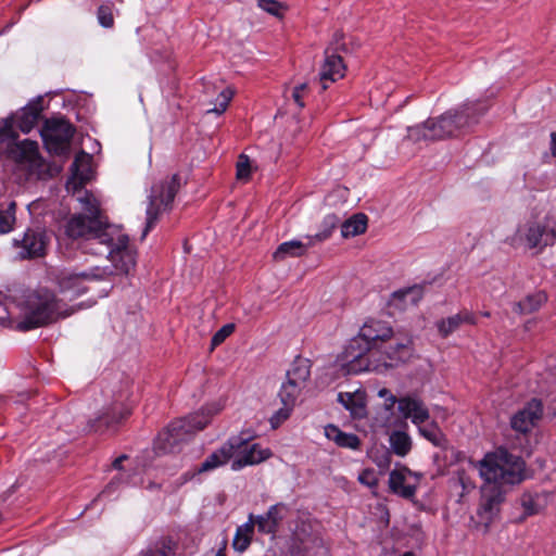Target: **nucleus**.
<instances>
[{
	"instance_id": "nucleus-1",
	"label": "nucleus",
	"mask_w": 556,
	"mask_h": 556,
	"mask_svg": "<svg viewBox=\"0 0 556 556\" xmlns=\"http://www.w3.org/2000/svg\"><path fill=\"white\" fill-rule=\"evenodd\" d=\"M526 463L522 457L511 454L504 447L486 453L480 462L479 471L485 483L472 521L477 529L486 533L490 526L500 517L508 486L525 480Z\"/></svg>"
},
{
	"instance_id": "nucleus-2",
	"label": "nucleus",
	"mask_w": 556,
	"mask_h": 556,
	"mask_svg": "<svg viewBox=\"0 0 556 556\" xmlns=\"http://www.w3.org/2000/svg\"><path fill=\"white\" fill-rule=\"evenodd\" d=\"M486 111L488 105L483 101H466L437 118H428L420 125L409 127L408 137L415 141L450 138L477 124Z\"/></svg>"
},
{
	"instance_id": "nucleus-3",
	"label": "nucleus",
	"mask_w": 556,
	"mask_h": 556,
	"mask_svg": "<svg viewBox=\"0 0 556 556\" xmlns=\"http://www.w3.org/2000/svg\"><path fill=\"white\" fill-rule=\"evenodd\" d=\"M392 336L393 330L389 323L372 318L366 320L357 336L353 337L345 345L340 356L342 366L349 374L354 375L376 370L378 366H372L368 353Z\"/></svg>"
},
{
	"instance_id": "nucleus-4",
	"label": "nucleus",
	"mask_w": 556,
	"mask_h": 556,
	"mask_svg": "<svg viewBox=\"0 0 556 556\" xmlns=\"http://www.w3.org/2000/svg\"><path fill=\"white\" fill-rule=\"evenodd\" d=\"M24 318L17 324L21 331L43 327L60 318L72 315L76 308L67 307L55 293L47 288H38L24 294L18 304Z\"/></svg>"
},
{
	"instance_id": "nucleus-5",
	"label": "nucleus",
	"mask_w": 556,
	"mask_h": 556,
	"mask_svg": "<svg viewBox=\"0 0 556 556\" xmlns=\"http://www.w3.org/2000/svg\"><path fill=\"white\" fill-rule=\"evenodd\" d=\"M212 409L201 408L184 418L172 421L154 440L157 454L175 453L180 444L189 440L197 431L203 430L211 421Z\"/></svg>"
},
{
	"instance_id": "nucleus-6",
	"label": "nucleus",
	"mask_w": 556,
	"mask_h": 556,
	"mask_svg": "<svg viewBox=\"0 0 556 556\" xmlns=\"http://www.w3.org/2000/svg\"><path fill=\"white\" fill-rule=\"evenodd\" d=\"M0 156L16 164L33 165L39 157L38 143L25 139L18 140L14 128V117L0 118Z\"/></svg>"
},
{
	"instance_id": "nucleus-7",
	"label": "nucleus",
	"mask_w": 556,
	"mask_h": 556,
	"mask_svg": "<svg viewBox=\"0 0 556 556\" xmlns=\"http://www.w3.org/2000/svg\"><path fill=\"white\" fill-rule=\"evenodd\" d=\"M180 188L181 177L179 174H174L152 185L148 195L146 226L142 232V239L156 225L160 216L172 210L174 199Z\"/></svg>"
},
{
	"instance_id": "nucleus-8",
	"label": "nucleus",
	"mask_w": 556,
	"mask_h": 556,
	"mask_svg": "<svg viewBox=\"0 0 556 556\" xmlns=\"http://www.w3.org/2000/svg\"><path fill=\"white\" fill-rule=\"evenodd\" d=\"M110 225L103 218H88L84 214L74 215L66 223L65 233L71 239H86L94 244L110 240Z\"/></svg>"
},
{
	"instance_id": "nucleus-9",
	"label": "nucleus",
	"mask_w": 556,
	"mask_h": 556,
	"mask_svg": "<svg viewBox=\"0 0 556 556\" xmlns=\"http://www.w3.org/2000/svg\"><path fill=\"white\" fill-rule=\"evenodd\" d=\"M39 132L47 151L62 156L68 153L75 128L64 118H48Z\"/></svg>"
},
{
	"instance_id": "nucleus-10",
	"label": "nucleus",
	"mask_w": 556,
	"mask_h": 556,
	"mask_svg": "<svg viewBox=\"0 0 556 556\" xmlns=\"http://www.w3.org/2000/svg\"><path fill=\"white\" fill-rule=\"evenodd\" d=\"M49 237L43 227L36 225L25 229L20 238H14L12 245L16 250L15 258L35 260L47 253Z\"/></svg>"
},
{
	"instance_id": "nucleus-11",
	"label": "nucleus",
	"mask_w": 556,
	"mask_h": 556,
	"mask_svg": "<svg viewBox=\"0 0 556 556\" xmlns=\"http://www.w3.org/2000/svg\"><path fill=\"white\" fill-rule=\"evenodd\" d=\"M128 243V236L119 233L114 238L110 232V240L103 241L101 249L93 253L106 255L118 273L127 275L136 265L135 252L129 249Z\"/></svg>"
},
{
	"instance_id": "nucleus-12",
	"label": "nucleus",
	"mask_w": 556,
	"mask_h": 556,
	"mask_svg": "<svg viewBox=\"0 0 556 556\" xmlns=\"http://www.w3.org/2000/svg\"><path fill=\"white\" fill-rule=\"evenodd\" d=\"M130 415V410L121 402H114L94 419L89 420L83 428L85 433L111 434L115 433L119 425Z\"/></svg>"
},
{
	"instance_id": "nucleus-13",
	"label": "nucleus",
	"mask_w": 556,
	"mask_h": 556,
	"mask_svg": "<svg viewBox=\"0 0 556 556\" xmlns=\"http://www.w3.org/2000/svg\"><path fill=\"white\" fill-rule=\"evenodd\" d=\"M110 275L112 270L99 267L81 271L63 269L58 273L55 280L61 292H72L74 296H79L86 292L85 281L103 280Z\"/></svg>"
},
{
	"instance_id": "nucleus-14",
	"label": "nucleus",
	"mask_w": 556,
	"mask_h": 556,
	"mask_svg": "<svg viewBox=\"0 0 556 556\" xmlns=\"http://www.w3.org/2000/svg\"><path fill=\"white\" fill-rule=\"evenodd\" d=\"M253 434L242 431L238 435L230 437L219 448L211 453L197 469L198 473L212 471L225 465L232 458L236 452L253 439Z\"/></svg>"
},
{
	"instance_id": "nucleus-15",
	"label": "nucleus",
	"mask_w": 556,
	"mask_h": 556,
	"mask_svg": "<svg viewBox=\"0 0 556 556\" xmlns=\"http://www.w3.org/2000/svg\"><path fill=\"white\" fill-rule=\"evenodd\" d=\"M513 241H525L529 249L543 250L555 243L556 230L539 222H528L517 229Z\"/></svg>"
},
{
	"instance_id": "nucleus-16",
	"label": "nucleus",
	"mask_w": 556,
	"mask_h": 556,
	"mask_svg": "<svg viewBox=\"0 0 556 556\" xmlns=\"http://www.w3.org/2000/svg\"><path fill=\"white\" fill-rule=\"evenodd\" d=\"M542 414V402L538 399H532L510 417V427L518 433L527 434L535 427Z\"/></svg>"
},
{
	"instance_id": "nucleus-17",
	"label": "nucleus",
	"mask_w": 556,
	"mask_h": 556,
	"mask_svg": "<svg viewBox=\"0 0 556 556\" xmlns=\"http://www.w3.org/2000/svg\"><path fill=\"white\" fill-rule=\"evenodd\" d=\"M71 177L66 180L65 188L67 192L76 193L84 189L85 185L91 179L90 156L80 151L71 165Z\"/></svg>"
},
{
	"instance_id": "nucleus-18",
	"label": "nucleus",
	"mask_w": 556,
	"mask_h": 556,
	"mask_svg": "<svg viewBox=\"0 0 556 556\" xmlns=\"http://www.w3.org/2000/svg\"><path fill=\"white\" fill-rule=\"evenodd\" d=\"M345 68L342 56L337 53V48L328 47L325 50V60L319 72L323 90L329 87L328 83L343 78Z\"/></svg>"
},
{
	"instance_id": "nucleus-19",
	"label": "nucleus",
	"mask_w": 556,
	"mask_h": 556,
	"mask_svg": "<svg viewBox=\"0 0 556 556\" xmlns=\"http://www.w3.org/2000/svg\"><path fill=\"white\" fill-rule=\"evenodd\" d=\"M397 410L401 416L416 425H422L430 418L429 409L424 401L416 394H407L399 397Z\"/></svg>"
},
{
	"instance_id": "nucleus-20",
	"label": "nucleus",
	"mask_w": 556,
	"mask_h": 556,
	"mask_svg": "<svg viewBox=\"0 0 556 556\" xmlns=\"http://www.w3.org/2000/svg\"><path fill=\"white\" fill-rule=\"evenodd\" d=\"M42 111L43 98L39 96L11 115L14 117V128L24 134L30 132L38 123Z\"/></svg>"
},
{
	"instance_id": "nucleus-21",
	"label": "nucleus",
	"mask_w": 556,
	"mask_h": 556,
	"mask_svg": "<svg viewBox=\"0 0 556 556\" xmlns=\"http://www.w3.org/2000/svg\"><path fill=\"white\" fill-rule=\"evenodd\" d=\"M235 456L231 469L238 471L247 466L257 465L268 459L271 456V451L269 448H262L258 443L250 444V441H248L245 445L236 452Z\"/></svg>"
},
{
	"instance_id": "nucleus-22",
	"label": "nucleus",
	"mask_w": 556,
	"mask_h": 556,
	"mask_svg": "<svg viewBox=\"0 0 556 556\" xmlns=\"http://www.w3.org/2000/svg\"><path fill=\"white\" fill-rule=\"evenodd\" d=\"M289 507L285 503L271 505L265 514L255 516L257 531L262 534H275L278 531L280 522L286 518Z\"/></svg>"
},
{
	"instance_id": "nucleus-23",
	"label": "nucleus",
	"mask_w": 556,
	"mask_h": 556,
	"mask_svg": "<svg viewBox=\"0 0 556 556\" xmlns=\"http://www.w3.org/2000/svg\"><path fill=\"white\" fill-rule=\"evenodd\" d=\"M413 351L410 338L390 345L383 353V366L386 368H393L406 363L412 357Z\"/></svg>"
},
{
	"instance_id": "nucleus-24",
	"label": "nucleus",
	"mask_w": 556,
	"mask_h": 556,
	"mask_svg": "<svg viewBox=\"0 0 556 556\" xmlns=\"http://www.w3.org/2000/svg\"><path fill=\"white\" fill-rule=\"evenodd\" d=\"M422 298L421 288L414 286L393 292L388 301L390 308L405 311L416 306Z\"/></svg>"
},
{
	"instance_id": "nucleus-25",
	"label": "nucleus",
	"mask_w": 556,
	"mask_h": 556,
	"mask_svg": "<svg viewBox=\"0 0 556 556\" xmlns=\"http://www.w3.org/2000/svg\"><path fill=\"white\" fill-rule=\"evenodd\" d=\"M307 242H303L301 240H290L282 242L278 245L276 251L273 254V258L276 262L285 261L288 257H299L306 253V250L309 247L314 245L312 238H306Z\"/></svg>"
},
{
	"instance_id": "nucleus-26",
	"label": "nucleus",
	"mask_w": 556,
	"mask_h": 556,
	"mask_svg": "<svg viewBox=\"0 0 556 556\" xmlns=\"http://www.w3.org/2000/svg\"><path fill=\"white\" fill-rule=\"evenodd\" d=\"M325 435L340 447L358 450L361 446V440L356 434L346 433L334 425L325 427Z\"/></svg>"
},
{
	"instance_id": "nucleus-27",
	"label": "nucleus",
	"mask_w": 556,
	"mask_h": 556,
	"mask_svg": "<svg viewBox=\"0 0 556 556\" xmlns=\"http://www.w3.org/2000/svg\"><path fill=\"white\" fill-rule=\"evenodd\" d=\"M547 301L544 291L528 294L522 301L513 304V311L519 315L531 314L538 311Z\"/></svg>"
},
{
	"instance_id": "nucleus-28",
	"label": "nucleus",
	"mask_w": 556,
	"mask_h": 556,
	"mask_svg": "<svg viewBox=\"0 0 556 556\" xmlns=\"http://www.w3.org/2000/svg\"><path fill=\"white\" fill-rule=\"evenodd\" d=\"M312 363L308 358L296 356L287 370V378L305 387L311 377Z\"/></svg>"
},
{
	"instance_id": "nucleus-29",
	"label": "nucleus",
	"mask_w": 556,
	"mask_h": 556,
	"mask_svg": "<svg viewBox=\"0 0 556 556\" xmlns=\"http://www.w3.org/2000/svg\"><path fill=\"white\" fill-rule=\"evenodd\" d=\"M389 488L392 493L403 498H413L416 494V485L405 484V476L403 472L392 470L389 475Z\"/></svg>"
},
{
	"instance_id": "nucleus-30",
	"label": "nucleus",
	"mask_w": 556,
	"mask_h": 556,
	"mask_svg": "<svg viewBox=\"0 0 556 556\" xmlns=\"http://www.w3.org/2000/svg\"><path fill=\"white\" fill-rule=\"evenodd\" d=\"M177 544L170 538H161L143 548L137 556H175Z\"/></svg>"
},
{
	"instance_id": "nucleus-31",
	"label": "nucleus",
	"mask_w": 556,
	"mask_h": 556,
	"mask_svg": "<svg viewBox=\"0 0 556 556\" xmlns=\"http://www.w3.org/2000/svg\"><path fill=\"white\" fill-rule=\"evenodd\" d=\"M416 426L422 438L431 442L435 447L446 448L447 439L435 421Z\"/></svg>"
},
{
	"instance_id": "nucleus-32",
	"label": "nucleus",
	"mask_w": 556,
	"mask_h": 556,
	"mask_svg": "<svg viewBox=\"0 0 556 556\" xmlns=\"http://www.w3.org/2000/svg\"><path fill=\"white\" fill-rule=\"evenodd\" d=\"M368 217L364 213L352 215L341 225V236L351 238L362 235L367 229Z\"/></svg>"
},
{
	"instance_id": "nucleus-33",
	"label": "nucleus",
	"mask_w": 556,
	"mask_h": 556,
	"mask_svg": "<svg viewBox=\"0 0 556 556\" xmlns=\"http://www.w3.org/2000/svg\"><path fill=\"white\" fill-rule=\"evenodd\" d=\"M389 443L392 452L401 457L406 456L413 446L410 435L402 430H394L389 437Z\"/></svg>"
},
{
	"instance_id": "nucleus-34",
	"label": "nucleus",
	"mask_w": 556,
	"mask_h": 556,
	"mask_svg": "<svg viewBox=\"0 0 556 556\" xmlns=\"http://www.w3.org/2000/svg\"><path fill=\"white\" fill-rule=\"evenodd\" d=\"M339 223L340 218L336 214H328L324 217L320 224V230L314 236H306V238H312L314 244L317 242H324L331 237Z\"/></svg>"
},
{
	"instance_id": "nucleus-35",
	"label": "nucleus",
	"mask_w": 556,
	"mask_h": 556,
	"mask_svg": "<svg viewBox=\"0 0 556 556\" xmlns=\"http://www.w3.org/2000/svg\"><path fill=\"white\" fill-rule=\"evenodd\" d=\"M303 389L304 386L287 378V381L282 383L278 394L281 403L293 407Z\"/></svg>"
},
{
	"instance_id": "nucleus-36",
	"label": "nucleus",
	"mask_w": 556,
	"mask_h": 556,
	"mask_svg": "<svg viewBox=\"0 0 556 556\" xmlns=\"http://www.w3.org/2000/svg\"><path fill=\"white\" fill-rule=\"evenodd\" d=\"M15 213L16 203L14 201L0 204V233H8L13 230Z\"/></svg>"
},
{
	"instance_id": "nucleus-37",
	"label": "nucleus",
	"mask_w": 556,
	"mask_h": 556,
	"mask_svg": "<svg viewBox=\"0 0 556 556\" xmlns=\"http://www.w3.org/2000/svg\"><path fill=\"white\" fill-rule=\"evenodd\" d=\"M520 505L523 509L522 515L518 518V521H523L527 517L539 514L541 505L539 504V495L530 492H525L520 496Z\"/></svg>"
},
{
	"instance_id": "nucleus-38",
	"label": "nucleus",
	"mask_w": 556,
	"mask_h": 556,
	"mask_svg": "<svg viewBox=\"0 0 556 556\" xmlns=\"http://www.w3.org/2000/svg\"><path fill=\"white\" fill-rule=\"evenodd\" d=\"M338 401L355 417H361L365 410V406L356 401L353 393L340 392L338 394Z\"/></svg>"
},
{
	"instance_id": "nucleus-39",
	"label": "nucleus",
	"mask_w": 556,
	"mask_h": 556,
	"mask_svg": "<svg viewBox=\"0 0 556 556\" xmlns=\"http://www.w3.org/2000/svg\"><path fill=\"white\" fill-rule=\"evenodd\" d=\"M83 204V210L88 214V218H103L105 219L100 211L97 200L89 191H85L84 197L78 199Z\"/></svg>"
},
{
	"instance_id": "nucleus-40",
	"label": "nucleus",
	"mask_w": 556,
	"mask_h": 556,
	"mask_svg": "<svg viewBox=\"0 0 556 556\" xmlns=\"http://www.w3.org/2000/svg\"><path fill=\"white\" fill-rule=\"evenodd\" d=\"M83 204V210L88 214V218H103L105 219L100 211L97 200L89 191H85L84 197L78 199Z\"/></svg>"
},
{
	"instance_id": "nucleus-41",
	"label": "nucleus",
	"mask_w": 556,
	"mask_h": 556,
	"mask_svg": "<svg viewBox=\"0 0 556 556\" xmlns=\"http://www.w3.org/2000/svg\"><path fill=\"white\" fill-rule=\"evenodd\" d=\"M462 326L459 318L455 315L442 318L437 323V328L442 338H447Z\"/></svg>"
},
{
	"instance_id": "nucleus-42",
	"label": "nucleus",
	"mask_w": 556,
	"mask_h": 556,
	"mask_svg": "<svg viewBox=\"0 0 556 556\" xmlns=\"http://www.w3.org/2000/svg\"><path fill=\"white\" fill-rule=\"evenodd\" d=\"M97 18L102 27L112 28L114 26L113 4H101L97 10Z\"/></svg>"
},
{
	"instance_id": "nucleus-43",
	"label": "nucleus",
	"mask_w": 556,
	"mask_h": 556,
	"mask_svg": "<svg viewBox=\"0 0 556 556\" xmlns=\"http://www.w3.org/2000/svg\"><path fill=\"white\" fill-rule=\"evenodd\" d=\"M233 92L229 88L224 89L216 99V104L212 110H208V112H214L216 114H223L232 99Z\"/></svg>"
},
{
	"instance_id": "nucleus-44",
	"label": "nucleus",
	"mask_w": 556,
	"mask_h": 556,
	"mask_svg": "<svg viewBox=\"0 0 556 556\" xmlns=\"http://www.w3.org/2000/svg\"><path fill=\"white\" fill-rule=\"evenodd\" d=\"M250 543L251 536L248 533H243L242 527H239L232 540V547L235 551L242 553L249 547Z\"/></svg>"
},
{
	"instance_id": "nucleus-45",
	"label": "nucleus",
	"mask_w": 556,
	"mask_h": 556,
	"mask_svg": "<svg viewBox=\"0 0 556 556\" xmlns=\"http://www.w3.org/2000/svg\"><path fill=\"white\" fill-rule=\"evenodd\" d=\"M235 331L233 324L224 325L218 331L214 333L211 340L212 348L222 344Z\"/></svg>"
},
{
	"instance_id": "nucleus-46",
	"label": "nucleus",
	"mask_w": 556,
	"mask_h": 556,
	"mask_svg": "<svg viewBox=\"0 0 556 556\" xmlns=\"http://www.w3.org/2000/svg\"><path fill=\"white\" fill-rule=\"evenodd\" d=\"M292 406L283 405L280 409H278L269 419L271 428H278L285 420H287L292 410Z\"/></svg>"
},
{
	"instance_id": "nucleus-47",
	"label": "nucleus",
	"mask_w": 556,
	"mask_h": 556,
	"mask_svg": "<svg viewBox=\"0 0 556 556\" xmlns=\"http://www.w3.org/2000/svg\"><path fill=\"white\" fill-rule=\"evenodd\" d=\"M258 7L273 16H280L282 5L276 0H258Z\"/></svg>"
},
{
	"instance_id": "nucleus-48",
	"label": "nucleus",
	"mask_w": 556,
	"mask_h": 556,
	"mask_svg": "<svg viewBox=\"0 0 556 556\" xmlns=\"http://www.w3.org/2000/svg\"><path fill=\"white\" fill-rule=\"evenodd\" d=\"M358 481L368 488H376L378 485V478L371 468L364 469L358 476Z\"/></svg>"
},
{
	"instance_id": "nucleus-49",
	"label": "nucleus",
	"mask_w": 556,
	"mask_h": 556,
	"mask_svg": "<svg viewBox=\"0 0 556 556\" xmlns=\"http://www.w3.org/2000/svg\"><path fill=\"white\" fill-rule=\"evenodd\" d=\"M250 176V160L247 155L241 154L237 163V177L239 179L248 178Z\"/></svg>"
},
{
	"instance_id": "nucleus-50",
	"label": "nucleus",
	"mask_w": 556,
	"mask_h": 556,
	"mask_svg": "<svg viewBox=\"0 0 556 556\" xmlns=\"http://www.w3.org/2000/svg\"><path fill=\"white\" fill-rule=\"evenodd\" d=\"M307 85L300 84L293 88L292 98L294 102L299 105V108H304L303 97L306 91Z\"/></svg>"
},
{
	"instance_id": "nucleus-51",
	"label": "nucleus",
	"mask_w": 556,
	"mask_h": 556,
	"mask_svg": "<svg viewBox=\"0 0 556 556\" xmlns=\"http://www.w3.org/2000/svg\"><path fill=\"white\" fill-rule=\"evenodd\" d=\"M456 316L459 318L460 324H468V325H476L477 324V317L476 315L468 311L463 309L456 314Z\"/></svg>"
},
{
	"instance_id": "nucleus-52",
	"label": "nucleus",
	"mask_w": 556,
	"mask_h": 556,
	"mask_svg": "<svg viewBox=\"0 0 556 556\" xmlns=\"http://www.w3.org/2000/svg\"><path fill=\"white\" fill-rule=\"evenodd\" d=\"M5 301H7V296H4L0 292V308L2 309V314H0V324H4L10 319V312H9Z\"/></svg>"
},
{
	"instance_id": "nucleus-53",
	"label": "nucleus",
	"mask_w": 556,
	"mask_h": 556,
	"mask_svg": "<svg viewBox=\"0 0 556 556\" xmlns=\"http://www.w3.org/2000/svg\"><path fill=\"white\" fill-rule=\"evenodd\" d=\"M254 526H256V523H255V516L254 515H250L249 522H247L245 525L241 526L242 529H243V533H248L251 536V533L253 532Z\"/></svg>"
},
{
	"instance_id": "nucleus-54",
	"label": "nucleus",
	"mask_w": 556,
	"mask_h": 556,
	"mask_svg": "<svg viewBox=\"0 0 556 556\" xmlns=\"http://www.w3.org/2000/svg\"><path fill=\"white\" fill-rule=\"evenodd\" d=\"M127 459V455L123 454L121 456H118L117 458H115L112 463V467L116 470H121L122 469V463Z\"/></svg>"
},
{
	"instance_id": "nucleus-55",
	"label": "nucleus",
	"mask_w": 556,
	"mask_h": 556,
	"mask_svg": "<svg viewBox=\"0 0 556 556\" xmlns=\"http://www.w3.org/2000/svg\"><path fill=\"white\" fill-rule=\"evenodd\" d=\"M384 400H386V407H387L388 409L392 408V407L394 406V404H395V403H397V404H399V399H397L395 395H393V394H390V395H389L387 399H384Z\"/></svg>"
},
{
	"instance_id": "nucleus-56",
	"label": "nucleus",
	"mask_w": 556,
	"mask_h": 556,
	"mask_svg": "<svg viewBox=\"0 0 556 556\" xmlns=\"http://www.w3.org/2000/svg\"><path fill=\"white\" fill-rule=\"evenodd\" d=\"M206 556H226L225 548H219L217 551H211L206 554Z\"/></svg>"
},
{
	"instance_id": "nucleus-57",
	"label": "nucleus",
	"mask_w": 556,
	"mask_h": 556,
	"mask_svg": "<svg viewBox=\"0 0 556 556\" xmlns=\"http://www.w3.org/2000/svg\"><path fill=\"white\" fill-rule=\"evenodd\" d=\"M390 394H392L388 389L383 388L378 392L380 397L387 399Z\"/></svg>"
},
{
	"instance_id": "nucleus-58",
	"label": "nucleus",
	"mask_w": 556,
	"mask_h": 556,
	"mask_svg": "<svg viewBox=\"0 0 556 556\" xmlns=\"http://www.w3.org/2000/svg\"><path fill=\"white\" fill-rule=\"evenodd\" d=\"M389 463H390L389 457H386V459H384L383 462H380L378 465H379L380 467H381V466L387 467V466H389Z\"/></svg>"
},
{
	"instance_id": "nucleus-59",
	"label": "nucleus",
	"mask_w": 556,
	"mask_h": 556,
	"mask_svg": "<svg viewBox=\"0 0 556 556\" xmlns=\"http://www.w3.org/2000/svg\"><path fill=\"white\" fill-rule=\"evenodd\" d=\"M401 556H415V554L413 552H405Z\"/></svg>"
},
{
	"instance_id": "nucleus-60",
	"label": "nucleus",
	"mask_w": 556,
	"mask_h": 556,
	"mask_svg": "<svg viewBox=\"0 0 556 556\" xmlns=\"http://www.w3.org/2000/svg\"><path fill=\"white\" fill-rule=\"evenodd\" d=\"M490 315H491L490 312H482L483 317H490Z\"/></svg>"
},
{
	"instance_id": "nucleus-61",
	"label": "nucleus",
	"mask_w": 556,
	"mask_h": 556,
	"mask_svg": "<svg viewBox=\"0 0 556 556\" xmlns=\"http://www.w3.org/2000/svg\"><path fill=\"white\" fill-rule=\"evenodd\" d=\"M27 8V4L21 8V11H24Z\"/></svg>"
},
{
	"instance_id": "nucleus-62",
	"label": "nucleus",
	"mask_w": 556,
	"mask_h": 556,
	"mask_svg": "<svg viewBox=\"0 0 556 556\" xmlns=\"http://www.w3.org/2000/svg\"><path fill=\"white\" fill-rule=\"evenodd\" d=\"M0 314H2V309L0 308Z\"/></svg>"
}]
</instances>
